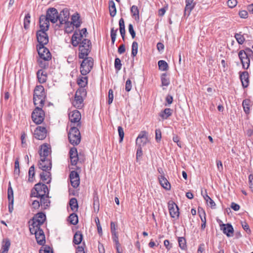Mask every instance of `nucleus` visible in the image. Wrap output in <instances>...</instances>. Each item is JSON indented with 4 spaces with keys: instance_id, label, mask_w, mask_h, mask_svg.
<instances>
[{
    "instance_id": "nucleus-1",
    "label": "nucleus",
    "mask_w": 253,
    "mask_h": 253,
    "mask_svg": "<svg viewBox=\"0 0 253 253\" xmlns=\"http://www.w3.org/2000/svg\"><path fill=\"white\" fill-rule=\"evenodd\" d=\"M83 39L82 33L75 31L72 36L71 43L74 47L79 45V58L88 57L91 49V43L89 40Z\"/></svg>"
},
{
    "instance_id": "nucleus-2",
    "label": "nucleus",
    "mask_w": 253,
    "mask_h": 253,
    "mask_svg": "<svg viewBox=\"0 0 253 253\" xmlns=\"http://www.w3.org/2000/svg\"><path fill=\"white\" fill-rule=\"evenodd\" d=\"M46 93L44 87L42 85H37L34 90L33 102L34 105H39L43 107L44 105Z\"/></svg>"
},
{
    "instance_id": "nucleus-3",
    "label": "nucleus",
    "mask_w": 253,
    "mask_h": 253,
    "mask_svg": "<svg viewBox=\"0 0 253 253\" xmlns=\"http://www.w3.org/2000/svg\"><path fill=\"white\" fill-rule=\"evenodd\" d=\"M49 190L46 185L41 182L36 184L31 189L30 197L41 198L45 197L49 198Z\"/></svg>"
},
{
    "instance_id": "nucleus-4",
    "label": "nucleus",
    "mask_w": 253,
    "mask_h": 253,
    "mask_svg": "<svg viewBox=\"0 0 253 253\" xmlns=\"http://www.w3.org/2000/svg\"><path fill=\"white\" fill-rule=\"evenodd\" d=\"M47 31L43 29H40L36 33V37L39 44L37 45V48H39L40 51L42 50H44L48 53V49L44 46L48 42V36L46 33Z\"/></svg>"
},
{
    "instance_id": "nucleus-5",
    "label": "nucleus",
    "mask_w": 253,
    "mask_h": 253,
    "mask_svg": "<svg viewBox=\"0 0 253 253\" xmlns=\"http://www.w3.org/2000/svg\"><path fill=\"white\" fill-rule=\"evenodd\" d=\"M78 127L72 126L68 134L69 142L73 146L78 145L81 142V136Z\"/></svg>"
},
{
    "instance_id": "nucleus-6",
    "label": "nucleus",
    "mask_w": 253,
    "mask_h": 253,
    "mask_svg": "<svg viewBox=\"0 0 253 253\" xmlns=\"http://www.w3.org/2000/svg\"><path fill=\"white\" fill-rule=\"evenodd\" d=\"M82 59L83 60L80 65V72L83 76H85L92 69L94 60L91 57H85Z\"/></svg>"
},
{
    "instance_id": "nucleus-7",
    "label": "nucleus",
    "mask_w": 253,
    "mask_h": 253,
    "mask_svg": "<svg viewBox=\"0 0 253 253\" xmlns=\"http://www.w3.org/2000/svg\"><path fill=\"white\" fill-rule=\"evenodd\" d=\"M32 234H35L36 241L39 245L43 246L45 243V237L43 231L41 227H29Z\"/></svg>"
},
{
    "instance_id": "nucleus-8",
    "label": "nucleus",
    "mask_w": 253,
    "mask_h": 253,
    "mask_svg": "<svg viewBox=\"0 0 253 253\" xmlns=\"http://www.w3.org/2000/svg\"><path fill=\"white\" fill-rule=\"evenodd\" d=\"M42 108L39 105L36 106L32 113V120L37 125L41 124L44 119L45 113Z\"/></svg>"
},
{
    "instance_id": "nucleus-9",
    "label": "nucleus",
    "mask_w": 253,
    "mask_h": 253,
    "mask_svg": "<svg viewBox=\"0 0 253 253\" xmlns=\"http://www.w3.org/2000/svg\"><path fill=\"white\" fill-rule=\"evenodd\" d=\"M46 219L45 214L42 212H40L36 214L31 220L29 221L30 223L31 221L32 223L29 225V227H41Z\"/></svg>"
},
{
    "instance_id": "nucleus-10",
    "label": "nucleus",
    "mask_w": 253,
    "mask_h": 253,
    "mask_svg": "<svg viewBox=\"0 0 253 253\" xmlns=\"http://www.w3.org/2000/svg\"><path fill=\"white\" fill-rule=\"evenodd\" d=\"M45 15L48 18V20L53 24L56 23L58 21V19L59 18L58 12L54 7L48 8Z\"/></svg>"
},
{
    "instance_id": "nucleus-11",
    "label": "nucleus",
    "mask_w": 253,
    "mask_h": 253,
    "mask_svg": "<svg viewBox=\"0 0 253 253\" xmlns=\"http://www.w3.org/2000/svg\"><path fill=\"white\" fill-rule=\"evenodd\" d=\"M69 119L72 123H77L76 127H81V114L79 111L75 110L69 113Z\"/></svg>"
},
{
    "instance_id": "nucleus-12",
    "label": "nucleus",
    "mask_w": 253,
    "mask_h": 253,
    "mask_svg": "<svg viewBox=\"0 0 253 253\" xmlns=\"http://www.w3.org/2000/svg\"><path fill=\"white\" fill-rule=\"evenodd\" d=\"M168 205L170 217L171 218H175V217L178 218L179 212L178 206L172 200L169 201Z\"/></svg>"
},
{
    "instance_id": "nucleus-13",
    "label": "nucleus",
    "mask_w": 253,
    "mask_h": 253,
    "mask_svg": "<svg viewBox=\"0 0 253 253\" xmlns=\"http://www.w3.org/2000/svg\"><path fill=\"white\" fill-rule=\"evenodd\" d=\"M7 199L8 201V211L12 213L13 211L14 196L13 191L10 182L8 183L7 189Z\"/></svg>"
},
{
    "instance_id": "nucleus-14",
    "label": "nucleus",
    "mask_w": 253,
    "mask_h": 253,
    "mask_svg": "<svg viewBox=\"0 0 253 253\" xmlns=\"http://www.w3.org/2000/svg\"><path fill=\"white\" fill-rule=\"evenodd\" d=\"M238 57L242 65V68L247 70L250 66V58L244 53L243 50H240L238 52Z\"/></svg>"
},
{
    "instance_id": "nucleus-15",
    "label": "nucleus",
    "mask_w": 253,
    "mask_h": 253,
    "mask_svg": "<svg viewBox=\"0 0 253 253\" xmlns=\"http://www.w3.org/2000/svg\"><path fill=\"white\" fill-rule=\"evenodd\" d=\"M51 161L47 158H41L39 163V168L43 171H50L51 169Z\"/></svg>"
},
{
    "instance_id": "nucleus-16",
    "label": "nucleus",
    "mask_w": 253,
    "mask_h": 253,
    "mask_svg": "<svg viewBox=\"0 0 253 253\" xmlns=\"http://www.w3.org/2000/svg\"><path fill=\"white\" fill-rule=\"evenodd\" d=\"M47 130L44 126H39L34 131L35 137L39 140H43L46 136Z\"/></svg>"
},
{
    "instance_id": "nucleus-17",
    "label": "nucleus",
    "mask_w": 253,
    "mask_h": 253,
    "mask_svg": "<svg viewBox=\"0 0 253 253\" xmlns=\"http://www.w3.org/2000/svg\"><path fill=\"white\" fill-rule=\"evenodd\" d=\"M71 184L74 188H77L80 183V179L79 173L75 170L70 172L69 175Z\"/></svg>"
},
{
    "instance_id": "nucleus-18",
    "label": "nucleus",
    "mask_w": 253,
    "mask_h": 253,
    "mask_svg": "<svg viewBox=\"0 0 253 253\" xmlns=\"http://www.w3.org/2000/svg\"><path fill=\"white\" fill-rule=\"evenodd\" d=\"M148 132L146 131H141L136 139V145H145L148 142Z\"/></svg>"
},
{
    "instance_id": "nucleus-19",
    "label": "nucleus",
    "mask_w": 253,
    "mask_h": 253,
    "mask_svg": "<svg viewBox=\"0 0 253 253\" xmlns=\"http://www.w3.org/2000/svg\"><path fill=\"white\" fill-rule=\"evenodd\" d=\"M220 229L228 237L233 236L234 229L232 225L230 223H222L220 224Z\"/></svg>"
},
{
    "instance_id": "nucleus-20",
    "label": "nucleus",
    "mask_w": 253,
    "mask_h": 253,
    "mask_svg": "<svg viewBox=\"0 0 253 253\" xmlns=\"http://www.w3.org/2000/svg\"><path fill=\"white\" fill-rule=\"evenodd\" d=\"M49 22L50 20L45 15H41L39 18L40 29L48 31L50 25Z\"/></svg>"
},
{
    "instance_id": "nucleus-21",
    "label": "nucleus",
    "mask_w": 253,
    "mask_h": 253,
    "mask_svg": "<svg viewBox=\"0 0 253 253\" xmlns=\"http://www.w3.org/2000/svg\"><path fill=\"white\" fill-rule=\"evenodd\" d=\"M69 155L71 165L76 166L79 161L77 149L75 147H72L69 151Z\"/></svg>"
},
{
    "instance_id": "nucleus-22",
    "label": "nucleus",
    "mask_w": 253,
    "mask_h": 253,
    "mask_svg": "<svg viewBox=\"0 0 253 253\" xmlns=\"http://www.w3.org/2000/svg\"><path fill=\"white\" fill-rule=\"evenodd\" d=\"M239 78L244 88L247 87L249 85V74L247 71L240 72Z\"/></svg>"
},
{
    "instance_id": "nucleus-23",
    "label": "nucleus",
    "mask_w": 253,
    "mask_h": 253,
    "mask_svg": "<svg viewBox=\"0 0 253 253\" xmlns=\"http://www.w3.org/2000/svg\"><path fill=\"white\" fill-rule=\"evenodd\" d=\"M37 77L38 81L40 84L45 83L47 79V73L42 69L39 70L37 72Z\"/></svg>"
},
{
    "instance_id": "nucleus-24",
    "label": "nucleus",
    "mask_w": 253,
    "mask_h": 253,
    "mask_svg": "<svg viewBox=\"0 0 253 253\" xmlns=\"http://www.w3.org/2000/svg\"><path fill=\"white\" fill-rule=\"evenodd\" d=\"M83 102L84 98L82 95L75 94V99L73 102V105L75 108L79 109H81L84 106Z\"/></svg>"
},
{
    "instance_id": "nucleus-25",
    "label": "nucleus",
    "mask_w": 253,
    "mask_h": 253,
    "mask_svg": "<svg viewBox=\"0 0 253 253\" xmlns=\"http://www.w3.org/2000/svg\"><path fill=\"white\" fill-rule=\"evenodd\" d=\"M158 179L160 185L165 189L169 190L170 189L171 186L167 179L163 175H161L158 177Z\"/></svg>"
},
{
    "instance_id": "nucleus-26",
    "label": "nucleus",
    "mask_w": 253,
    "mask_h": 253,
    "mask_svg": "<svg viewBox=\"0 0 253 253\" xmlns=\"http://www.w3.org/2000/svg\"><path fill=\"white\" fill-rule=\"evenodd\" d=\"M50 148L48 145L45 143L41 146V149L39 151V155L42 158H47L50 153Z\"/></svg>"
},
{
    "instance_id": "nucleus-27",
    "label": "nucleus",
    "mask_w": 253,
    "mask_h": 253,
    "mask_svg": "<svg viewBox=\"0 0 253 253\" xmlns=\"http://www.w3.org/2000/svg\"><path fill=\"white\" fill-rule=\"evenodd\" d=\"M39 57L41 59L44 61H49L51 59V54L48 50V53L44 50L42 49L40 52L39 48H37Z\"/></svg>"
},
{
    "instance_id": "nucleus-28",
    "label": "nucleus",
    "mask_w": 253,
    "mask_h": 253,
    "mask_svg": "<svg viewBox=\"0 0 253 253\" xmlns=\"http://www.w3.org/2000/svg\"><path fill=\"white\" fill-rule=\"evenodd\" d=\"M10 245L11 242L10 239L8 238H4L1 243V247L0 251H2L3 253H8Z\"/></svg>"
},
{
    "instance_id": "nucleus-29",
    "label": "nucleus",
    "mask_w": 253,
    "mask_h": 253,
    "mask_svg": "<svg viewBox=\"0 0 253 253\" xmlns=\"http://www.w3.org/2000/svg\"><path fill=\"white\" fill-rule=\"evenodd\" d=\"M186 5L184 8L185 13L187 12L189 15L196 5V2L191 0H185Z\"/></svg>"
},
{
    "instance_id": "nucleus-30",
    "label": "nucleus",
    "mask_w": 253,
    "mask_h": 253,
    "mask_svg": "<svg viewBox=\"0 0 253 253\" xmlns=\"http://www.w3.org/2000/svg\"><path fill=\"white\" fill-rule=\"evenodd\" d=\"M71 22L76 28L80 27L82 22L80 20V15L79 13L76 12L71 17Z\"/></svg>"
},
{
    "instance_id": "nucleus-31",
    "label": "nucleus",
    "mask_w": 253,
    "mask_h": 253,
    "mask_svg": "<svg viewBox=\"0 0 253 253\" xmlns=\"http://www.w3.org/2000/svg\"><path fill=\"white\" fill-rule=\"evenodd\" d=\"M172 114V110L170 108H167L161 111V112L159 113V116L163 120H167L168 119V118L171 116Z\"/></svg>"
},
{
    "instance_id": "nucleus-32",
    "label": "nucleus",
    "mask_w": 253,
    "mask_h": 253,
    "mask_svg": "<svg viewBox=\"0 0 253 253\" xmlns=\"http://www.w3.org/2000/svg\"><path fill=\"white\" fill-rule=\"evenodd\" d=\"M83 239V235L80 231H77L74 235L73 242L75 245H79Z\"/></svg>"
},
{
    "instance_id": "nucleus-33",
    "label": "nucleus",
    "mask_w": 253,
    "mask_h": 253,
    "mask_svg": "<svg viewBox=\"0 0 253 253\" xmlns=\"http://www.w3.org/2000/svg\"><path fill=\"white\" fill-rule=\"evenodd\" d=\"M251 101L250 99H245L243 101L242 106L245 114L248 115L250 112Z\"/></svg>"
},
{
    "instance_id": "nucleus-34",
    "label": "nucleus",
    "mask_w": 253,
    "mask_h": 253,
    "mask_svg": "<svg viewBox=\"0 0 253 253\" xmlns=\"http://www.w3.org/2000/svg\"><path fill=\"white\" fill-rule=\"evenodd\" d=\"M201 211H202V213H200V211L198 209V212L199 213V216L201 218V220L202 221L201 224V229L202 230H204L206 226V214L205 211L202 209Z\"/></svg>"
},
{
    "instance_id": "nucleus-35",
    "label": "nucleus",
    "mask_w": 253,
    "mask_h": 253,
    "mask_svg": "<svg viewBox=\"0 0 253 253\" xmlns=\"http://www.w3.org/2000/svg\"><path fill=\"white\" fill-rule=\"evenodd\" d=\"M87 77H79L77 79V84L79 87H85L87 85Z\"/></svg>"
},
{
    "instance_id": "nucleus-36",
    "label": "nucleus",
    "mask_w": 253,
    "mask_h": 253,
    "mask_svg": "<svg viewBox=\"0 0 253 253\" xmlns=\"http://www.w3.org/2000/svg\"><path fill=\"white\" fill-rule=\"evenodd\" d=\"M109 9L110 16L114 17L116 14V8L115 3L113 0L109 1Z\"/></svg>"
},
{
    "instance_id": "nucleus-37",
    "label": "nucleus",
    "mask_w": 253,
    "mask_h": 253,
    "mask_svg": "<svg viewBox=\"0 0 253 253\" xmlns=\"http://www.w3.org/2000/svg\"><path fill=\"white\" fill-rule=\"evenodd\" d=\"M112 238L113 242L115 244V248L117 252L121 251L122 250L121 249V244L119 243V237L117 233L112 234Z\"/></svg>"
},
{
    "instance_id": "nucleus-38",
    "label": "nucleus",
    "mask_w": 253,
    "mask_h": 253,
    "mask_svg": "<svg viewBox=\"0 0 253 253\" xmlns=\"http://www.w3.org/2000/svg\"><path fill=\"white\" fill-rule=\"evenodd\" d=\"M69 205L72 211H78L79 206L76 198H72L70 200Z\"/></svg>"
},
{
    "instance_id": "nucleus-39",
    "label": "nucleus",
    "mask_w": 253,
    "mask_h": 253,
    "mask_svg": "<svg viewBox=\"0 0 253 253\" xmlns=\"http://www.w3.org/2000/svg\"><path fill=\"white\" fill-rule=\"evenodd\" d=\"M161 81L162 86H168L170 84V80L167 77V73H163L161 76Z\"/></svg>"
},
{
    "instance_id": "nucleus-40",
    "label": "nucleus",
    "mask_w": 253,
    "mask_h": 253,
    "mask_svg": "<svg viewBox=\"0 0 253 253\" xmlns=\"http://www.w3.org/2000/svg\"><path fill=\"white\" fill-rule=\"evenodd\" d=\"M59 18H62V19H64L65 20L67 21L69 20V16H70V13L69 10L65 8L62 9L59 14Z\"/></svg>"
},
{
    "instance_id": "nucleus-41",
    "label": "nucleus",
    "mask_w": 253,
    "mask_h": 253,
    "mask_svg": "<svg viewBox=\"0 0 253 253\" xmlns=\"http://www.w3.org/2000/svg\"><path fill=\"white\" fill-rule=\"evenodd\" d=\"M130 12L133 17H134L135 20L139 18V11L137 6L132 5L130 8Z\"/></svg>"
},
{
    "instance_id": "nucleus-42",
    "label": "nucleus",
    "mask_w": 253,
    "mask_h": 253,
    "mask_svg": "<svg viewBox=\"0 0 253 253\" xmlns=\"http://www.w3.org/2000/svg\"><path fill=\"white\" fill-rule=\"evenodd\" d=\"M69 221L70 224L72 225H76L78 223V216L77 214L75 213H71L69 216Z\"/></svg>"
},
{
    "instance_id": "nucleus-43",
    "label": "nucleus",
    "mask_w": 253,
    "mask_h": 253,
    "mask_svg": "<svg viewBox=\"0 0 253 253\" xmlns=\"http://www.w3.org/2000/svg\"><path fill=\"white\" fill-rule=\"evenodd\" d=\"M178 242L179 247L182 250H186L187 249L186 240L184 237H178Z\"/></svg>"
},
{
    "instance_id": "nucleus-44",
    "label": "nucleus",
    "mask_w": 253,
    "mask_h": 253,
    "mask_svg": "<svg viewBox=\"0 0 253 253\" xmlns=\"http://www.w3.org/2000/svg\"><path fill=\"white\" fill-rule=\"evenodd\" d=\"M158 64L159 69L161 71H166L169 69V65L165 60H161L159 61Z\"/></svg>"
},
{
    "instance_id": "nucleus-45",
    "label": "nucleus",
    "mask_w": 253,
    "mask_h": 253,
    "mask_svg": "<svg viewBox=\"0 0 253 253\" xmlns=\"http://www.w3.org/2000/svg\"><path fill=\"white\" fill-rule=\"evenodd\" d=\"M93 208L94 211H98L99 210V201L97 193L93 194Z\"/></svg>"
},
{
    "instance_id": "nucleus-46",
    "label": "nucleus",
    "mask_w": 253,
    "mask_h": 253,
    "mask_svg": "<svg viewBox=\"0 0 253 253\" xmlns=\"http://www.w3.org/2000/svg\"><path fill=\"white\" fill-rule=\"evenodd\" d=\"M74 26L71 22L67 21L65 24V32L68 34L71 33L74 30Z\"/></svg>"
},
{
    "instance_id": "nucleus-47",
    "label": "nucleus",
    "mask_w": 253,
    "mask_h": 253,
    "mask_svg": "<svg viewBox=\"0 0 253 253\" xmlns=\"http://www.w3.org/2000/svg\"><path fill=\"white\" fill-rule=\"evenodd\" d=\"M138 52V43L136 41H133L131 45V56L134 57L136 56Z\"/></svg>"
},
{
    "instance_id": "nucleus-48",
    "label": "nucleus",
    "mask_w": 253,
    "mask_h": 253,
    "mask_svg": "<svg viewBox=\"0 0 253 253\" xmlns=\"http://www.w3.org/2000/svg\"><path fill=\"white\" fill-rule=\"evenodd\" d=\"M31 15L29 13L26 14L24 19V28L25 30H27L29 28L30 24Z\"/></svg>"
},
{
    "instance_id": "nucleus-49",
    "label": "nucleus",
    "mask_w": 253,
    "mask_h": 253,
    "mask_svg": "<svg viewBox=\"0 0 253 253\" xmlns=\"http://www.w3.org/2000/svg\"><path fill=\"white\" fill-rule=\"evenodd\" d=\"M40 198L41 201V205H43L44 206V209H46L49 207L50 201L48 199L49 198H46L45 196V197H42Z\"/></svg>"
},
{
    "instance_id": "nucleus-50",
    "label": "nucleus",
    "mask_w": 253,
    "mask_h": 253,
    "mask_svg": "<svg viewBox=\"0 0 253 253\" xmlns=\"http://www.w3.org/2000/svg\"><path fill=\"white\" fill-rule=\"evenodd\" d=\"M205 195H203L204 199L206 201L207 203H208V202H209V204L211 209H215L216 205L214 202L208 195L206 190H205Z\"/></svg>"
},
{
    "instance_id": "nucleus-51",
    "label": "nucleus",
    "mask_w": 253,
    "mask_h": 253,
    "mask_svg": "<svg viewBox=\"0 0 253 253\" xmlns=\"http://www.w3.org/2000/svg\"><path fill=\"white\" fill-rule=\"evenodd\" d=\"M35 167L34 165L32 166L29 169L28 174H29V178H28V181L29 182H33L34 181V176H35Z\"/></svg>"
},
{
    "instance_id": "nucleus-52",
    "label": "nucleus",
    "mask_w": 253,
    "mask_h": 253,
    "mask_svg": "<svg viewBox=\"0 0 253 253\" xmlns=\"http://www.w3.org/2000/svg\"><path fill=\"white\" fill-rule=\"evenodd\" d=\"M234 37L239 44H242L245 41V38L244 36L241 34V32L239 33H236Z\"/></svg>"
},
{
    "instance_id": "nucleus-53",
    "label": "nucleus",
    "mask_w": 253,
    "mask_h": 253,
    "mask_svg": "<svg viewBox=\"0 0 253 253\" xmlns=\"http://www.w3.org/2000/svg\"><path fill=\"white\" fill-rule=\"evenodd\" d=\"M38 63L39 66L41 68V69H46L48 68L49 64L47 62L48 61H44L42 59L38 60Z\"/></svg>"
},
{
    "instance_id": "nucleus-54",
    "label": "nucleus",
    "mask_w": 253,
    "mask_h": 253,
    "mask_svg": "<svg viewBox=\"0 0 253 253\" xmlns=\"http://www.w3.org/2000/svg\"><path fill=\"white\" fill-rule=\"evenodd\" d=\"M117 31V29L115 30L114 28H112L111 29L110 36L111 38V44L112 45L114 44L115 42L116 41Z\"/></svg>"
},
{
    "instance_id": "nucleus-55",
    "label": "nucleus",
    "mask_w": 253,
    "mask_h": 253,
    "mask_svg": "<svg viewBox=\"0 0 253 253\" xmlns=\"http://www.w3.org/2000/svg\"><path fill=\"white\" fill-rule=\"evenodd\" d=\"M117 31V29L115 30L114 28H112L111 29L110 36L111 38V44L112 45L114 44L115 42L116 41Z\"/></svg>"
},
{
    "instance_id": "nucleus-56",
    "label": "nucleus",
    "mask_w": 253,
    "mask_h": 253,
    "mask_svg": "<svg viewBox=\"0 0 253 253\" xmlns=\"http://www.w3.org/2000/svg\"><path fill=\"white\" fill-rule=\"evenodd\" d=\"M122 64L119 58L116 57L115 59L114 66L116 71H120L122 68Z\"/></svg>"
},
{
    "instance_id": "nucleus-57",
    "label": "nucleus",
    "mask_w": 253,
    "mask_h": 253,
    "mask_svg": "<svg viewBox=\"0 0 253 253\" xmlns=\"http://www.w3.org/2000/svg\"><path fill=\"white\" fill-rule=\"evenodd\" d=\"M86 90L84 87H79L76 92V94L82 95V97H85L86 95Z\"/></svg>"
},
{
    "instance_id": "nucleus-58",
    "label": "nucleus",
    "mask_w": 253,
    "mask_h": 253,
    "mask_svg": "<svg viewBox=\"0 0 253 253\" xmlns=\"http://www.w3.org/2000/svg\"><path fill=\"white\" fill-rule=\"evenodd\" d=\"M46 173L44 172H42L40 173V176L41 179L43 181L45 182L47 179V177H49L51 176V173L49 171H45Z\"/></svg>"
},
{
    "instance_id": "nucleus-59",
    "label": "nucleus",
    "mask_w": 253,
    "mask_h": 253,
    "mask_svg": "<svg viewBox=\"0 0 253 253\" xmlns=\"http://www.w3.org/2000/svg\"><path fill=\"white\" fill-rule=\"evenodd\" d=\"M162 139V131L160 128L155 130V139L157 142H160Z\"/></svg>"
},
{
    "instance_id": "nucleus-60",
    "label": "nucleus",
    "mask_w": 253,
    "mask_h": 253,
    "mask_svg": "<svg viewBox=\"0 0 253 253\" xmlns=\"http://www.w3.org/2000/svg\"><path fill=\"white\" fill-rule=\"evenodd\" d=\"M118 131L119 135V142L123 141L124 137V131L123 128L121 126H119L118 127Z\"/></svg>"
},
{
    "instance_id": "nucleus-61",
    "label": "nucleus",
    "mask_w": 253,
    "mask_h": 253,
    "mask_svg": "<svg viewBox=\"0 0 253 253\" xmlns=\"http://www.w3.org/2000/svg\"><path fill=\"white\" fill-rule=\"evenodd\" d=\"M244 53L248 55V56L251 58H253V51L249 47H246L244 49H243Z\"/></svg>"
},
{
    "instance_id": "nucleus-62",
    "label": "nucleus",
    "mask_w": 253,
    "mask_h": 253,
    "mask_svg": "<svg viewBox=\"0 0 253 253\" xmlns=\"http://www.w3.org/2000/svg\"><path fill=\"white\" fill-rule=\"evenodd\" d=\"M136 145L137 146V149L136 151V159H138L139 158H140L142 156L143 153L142 147L143 146H142V145Z\"/></svg>"
},
{
    "instance_id": "nucleus-63",
    "label": "nucleus",
    "mask_w": 253,
    "mask_h": 253,
    "mask_svg": "<svg viewBox=\"0 0 253 253\" xmlns=\"http://www.w3.org/2000/svg\"><path fill=\"white\" fill-rule=\"evenodd\" d=\"M132 87L131 81L128 79L126 80L125 85V90L126 91L128 92L130 91Z\"/></svg>"
},
{
    "instance_id": "nucleus-64",
    "label": "nucleus",
    "mask_w": 253,
    "mask_h": 253,
    "mask_svg": "<svg viewBox=\"0 0 253 253\" xmlns=\"http://www.w3.org/2000/svg\"><path fill=\"white\" fill-rule=\"evenodd\" d=\"M40 253H53V251L52 248L46 246L44 250H40Z\"/></svg>"
}]
</instances>
